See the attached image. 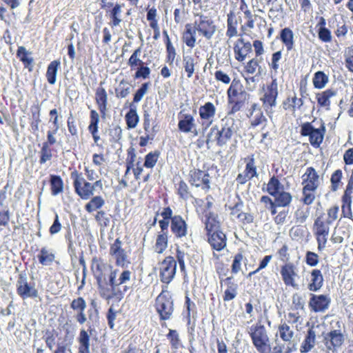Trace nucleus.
Masks as SVG:
<instances>
[{
    "label": "nucleus",
    "instance_id": "obj_1",
    "mask_svg": "<svg viewBox=\"0 0 353 353\" xmlns=\"http://www.w3.org/2000/svg\"><path fill=\"white\" fill-rule=\"evenodd\" d=\"M235 121L230 117H225L221 120V128L213 126L208 134L206 143L216 142L217 145L223 147L231 139L236 132Z\"/></svg>",
    "mask_w": 353,
    "mask_h": 353
},
{
    "label": "nucleus",
    "instance_id": "obj_2",
    "mask_svg": "<svg viewBox=\"0 0 353 353\" xmlns=\"http://www.w3.org/2000/svg\"><path fill=\"white\" fill-rule=\"evenodd\" d=\"M249 334L254 346L259 353H271L270 340L263 325L256 323L251 326Z\"/></svg>",
    "mask_w": 353,
    "mask_h": 353
},
{
    "label": "nucleus",
    "instance_id": "obj_3",
    "mask_svg": "<svg viewBox=\"0 0 353 353\" xmlns=\"http://www.w3.org/2000/svg\"><path fill=\"white\" fill-rule=\"evenodd\" d=\"M278 82L276 79H272L270 83L263 87L260 101L268 116L271 118L274 112V108L276 106L278 97Z\"/></svg>",
    "mask_w": 353,
    "mask_h": 353
},
{
    "label": "nucleus",
    "instance_id": "obj_4",
    "mask_svg": "<svg viewBox=\"0 0 353 353\" xmlns=\"http://www.w3.org/2000/svg\"><path fill=\"white\" fill-rule=\"evenodd\" d=\"M192 26L199 34L207 40L211 39L216 31L214 20L204 14H196Z\"/></svg>",
    "mask_w": 353,
    "mask_h": 353
},
{
    "label": "nucleus",
    "instance_id": "obj_5",
    "mask_svg": "<svg viewBox=\"0 0 353 353\" xmlns=\"http://www.w3.org/2000/svg\"><path fill=\"white\" fill-rule=\"evenodd\" d=\"M330 221H326L323 215L318 216L313 225V233L316 237L318 250L321 251L326 247L330 229Z\"/></svg>",
    "mask_w": 353,
    "mask_h": 353
},
{
    "label": "nucleus",
    "instance_id": "obj_6",
    "mask_svg": "<svg viewBox=\"0 0 353 353\" xmlns=\"http://www.w3.org/2000/svg\"><path fill=\"white\" fill-rule=\"evenodd\" d=\"M228 103L232 105L231 111L236 112L242 108L247 98V93L238 83L232 81L227 91Z\"/></svg>",
    "mask_w": 353,
    "mask_h": 353
},
{
    "label": "nucleus",
    "instance_id": "obj_7",
    "mask_svg": "<svg viewBox=\"0 0 353 353\" xmlns=\"http://www.w3.org/2000/svg\"><path fill=\"white\" fill-rule=\"evenodd\" d=\"M168 286L163 288L161 293L157 297L156 307L161 319H169L173 312V301L170 292L167 290Z\"/></svg>",
    "mask_w": 353,
    "mask_h": 353
},
{
    "label": "nucleus",
    "instance_id": "obj_8",
    "mask_svg": "<svg viewBox=\"0 0 353 353\" xmlns=\"http://www.w3.org/2000/svg\"><path fill=\"white\" fill-rule=\"evenodd\" d=\"M74 181L75 192L83 200H88L94 194L93 185L84 179L81 173L74 171L71 173Z\"/></svg>",
    "mask_w": 353,
    "mask_h": 353
},
{
    "label": "nucleus",
    "instance_id": "obj_9",
    "mask_svg": "<svg viewBox=\"0 0 353 353\" xmlns=\"http://www.w3.org/2000/svg\"><path fill=\"white\" fill-rule=\"evenodd\" d=\"M176 262L172 256L165 257L159 263V276L161 281L166 284L170 283L176 274Z\"/></svg>",
    "mask_w": 353,
    "mask_h": 353
},
{
    "label": "nucleus",
    "instance_id": "obj_10",
    "mask_svg": "<svg viewBox=\"0 0 353 353\" xmlns=\"http://www.w3.org/2000/svg\"><path fill=\"white\" fill-rule=\"evenodd\" d=\"M325 130L323 125L321 128H314L311 123H305L301 125V134L302 136L309 137L312 145L319 147L323 141Z\"/></svg>",
    "mask_w": 353,
    "mask_h": 353
},
{
    "label": "nucleus",
    "instance_id": "obj_11",
    "mask_svg": "<svg viewBox=\"0 0 353 353\" xmlns=\"http://www.w3.org/2000/svg\"><path fill=\"white\" fill-rule=\"evenodd\" d=\"M17 292L23 299L28 298H36L38 296V292L34 285L28 282L26 275L20 274L17 281Z\"/></svg>",
    "mask_w": 353,
    "mask_h": 353
},
{
    "label": "nucleus",
    "instance_id": "obj_12",
    "mask_svg": "<svg viewBox=\"0 0 353 353\" xmlns=\"http://www.w3.org/2000/svg\"><path fill=\"white\" fill-rule=\"evenodd\" d=\"M216 112V107L212 102H206L199 107V117L202 121V125H205V129L214 122Z\"/></svg>",
    "mask_w": 353,
    "mask_h": 353
},
{
    "label": "nucleus",
    "instance_id": "obj_13",
    "mask_svg": "<svg viewBox=\"0 0 353 353\" xmlns=\"http://www.w3.org/2000/svg\"><path fill=\"white\" fill-rule=\"evenodd\" d=\"M170 228L174 238L177 239H182L188 235V224L179 215H175L172 219L170 221Z\"/></svg>",
    "mask_w": 353,
    "mask_h": 353
},
{
    "label": "nucleus",
    "instance_id": "obj_14",
    "mask_svg": "<svg viewBox=\"0 0 353 353\" xmlns=\"http://www.w3.org/2000/svg\"><path fill=\"white\" fill-rule=\"evenodd\" d=\"M189 181L192 185L196 188L201 187L204 190H208L210 188L209 174L205 171L191 170Z\"/></svg>",
    "mask_w": 353,
    "mask_h": 353
},
{
    "label": "nucleus",
    "instance_id": "obj_15",
    "mask_svg": "<svg viewBox=\"0 0 353 353\" xmlns=\"http://www.w3.org/2000/svg\"><path fill=\"white\" fill-rule=\"evenodd\" d=\"M178 128L184 133H192L194 136L199 134L195 119L190 114L180 113Z\"/></svg>",
    "mask_w": 353,
    "mask_h": 353
},
{
    "label": "nucleus",
    "instance_id": "obj_16",
    "mask_svg": "<svg viewBox=\"0 0 353 353\" xmlns=\"http://www.w3.org/2000/svg\"><path fill=\"white\" fill-rule=\"evenodd\" d=\"M301 178L303 188L306 190H316L319 186V176L312 167L307 168Z\"/></svg>",
    "mask_w": 353,
    "mask_h": 353
},
{
    "label": "nucleus",
    "instance_id": "obj_17",
    "mask_svg": "<svg viewBox=\"0 0 353 353\" xmlns=\"http://www.w3.org/2000/svg\"><path fill=\"white\" fill-rule=\"evenodd\" d=\"M281 275L285 285L297 288L295 279L298 276V273L293 263H288L283 265L281 269Z\"/></svg>",
    "mask_w": 353,
    "mask_h": 353
},
{
    "label": "nucleus",
    "instance_id": "obj_18",
    "mask_svg": "<svg viewBox=\"0 0 353 353\" xmlns=\"http://www.w3.org/2000/svg\"><path fill=\"white\" fill-rule=\"evenodd\" d=\"M343 342L344 336L338 330H332L324 336V343L326 347L333 352L340 347Z\"/></svg>",
    "mask_w": 353,
    "mask_h": 353
},
{
    "label": "nucleus",
    "instance_id": "obj_19",
    "mask_svg": "<svg viewBox=\"0 0 353 353\" xmlns=\"http://www.w3.org/2000/svg\"><path fill=\"white\" fill-rule=\"evenodd\" d=\"M330 298L324 294H312L309 301V306L315 312H323L329 307Z\"/></svg>",
    "mask_w": 353,
    "mask_h": 353
},
{
    "label": "nucleus",
    "instance_id": "obj_20",
    "mask_svg": "<svg viewBox=\"0 0 353 353\" xmlns=\"http://www.w3.org/2000/svg\"><path fill=\"white\" fill-rule=\"evenodd\" d=\"M110 254L115 259L117 265L123 267L128 262V256L121 248V241L119 239H117L111 245Z\"/></svg>",
    "mask_w": 353,
    "mask_h": 353
},
{
    "label": "nucleus",
    "instance_id": "obj_21",
    "mask_svg": "<svg viewBox=\"0 0 353 353\" xmlns=\"http://www.w3.org/2000/svg\"><path fill=\"white\" fill-rule=\"evenodd\" d=\"M208 241L213 250L221 251L226 247L227 239L223 232L216 231L208 234Z\"/></svg>",
    "mask_w": 353,
    "mask_h": 353
},
{
    "label": "nucleus",
    "instance_id": "obj_22",
    "mask_svg": "<svg viewBox=\"0 0 353 353\" xmlns=\"http://www.w3.org/2000/svg\"><path fill=\"white\" fill-rule=\"evenodd\" d=\"M257 176L256 167L254 164V159H251L246 164L243 173L239 174L236 177V181L240 184H244L253 177Z\"/></svg>",
    "mask_w": 353,
    "mask_h": 353
},
{
    "label": "nucleus",
    "instance_id": "obj_23",
    "mask_svg": "<svg viewBox=\"0 0 353 353\" xmlns=\"http://www.w3.org/2000/svg\"><path fill=\"white\" fill-rule=\"evenodd\" d=\"M117 272H112L109 276V285L111 288V298H116L117 299H121L123 296L124 292L128 290L127 285H123V290H121L120 288L121 285L117 281Z\"/></svg>",
    "mask_w": 353,
    "mask_h": 353
},
{
    "label": "nucleus",
    "instance_id": "obj_24",
    "mask_svg": "<svg viewBox=\"0 0 353 353\" xmlns=\"http://www.w3.org/2000/svg\"><path fill=\"white\" fill-rule=\"evenodd\" d=\"M93 271L98 283H102L105 279V276L112 272H117L112 270V266L103 262H97L93 265Z\"/></svg>",
    "mask_w": 353,
    "mask_h": 353
},
{
    "label": "nucleus",
    "instance_id": "obj_25",
    "mask_svg": "<svg viewBox=\"0 0 353 353\" xmlns=\"http://www.w3.org/2000/svg\"><path fill=\"white\" fill-rule=\"evenodd\" d=\"M337 92L333 89H327L323 92L317 93L316 99L318 105L321 107L325 108L327 110L330 109L331 101L330 99L335 97Z\"/></svg>",
    "mask_w": 353,
    "mask_h": 353
},
{
    "label": "nucleus",
    "instance_id": "obj_26",
    "mask_svg": "<svg viewBox=\"0 0 353 353\" xmlns=\"http://www.w3.org/2000/svg\"><path fill=\"white\" fill-rule=\"evenodd\" d=\"M235 58L239 61H243L252 50L250 42L245 43L243 39H239L234 48Z\"/></svg>",
    "mask_w": 353,
    "mask_h": 353
},
{
    "label": "nucleus",
    "instance_id": "obj_27",
    "mask_svg": "<svg viewBox=\"0 0 353 353\" xmlns=\"http://www.w3.org/2000/svg\"><path fill=\"white\" fill-rule=\"evenodd\" d=\"M323 283V276L321 270L314 269L310 273V282L308 283V289L312 292L319 290Z\"/></svg>",
    "mask_w": 353,
    "mask_h": 353
},
{
    "label": "nucleus",
    "instance_id": "obj_28",
    "mask_svg": "<svg viewBox=\"0 0 353 353\" xmlns=\"http://www.w3.org/2000/svg\"><path fill=\"white\" fill-rule=\"evenodd\" d=\"M227 288L224 292L223 299L224 301H230L234 299L237 295L238 285L232 281V277H227L224 280Z\"/></svg>",
    "mask_w": 353,
    "mask_h": 353
},
{
    "label": "nucleus",
    "instance_id": "obj_29",
    "mask_svg": "<svg viewBox=\"0 0 353 353\" xmlns=\"http://www.w3.org/2000/svg\"><path fill=\"white\" fill-rule=\"evenodd\" d=\"M79 353H91L90 350V335L85 330H81L77 338Z\"/></svg>",
    "mask_w": 353,
    "mask_h": 353
},
{
    "label": "nucleus",
    "instance_id": "obj_30",
    "mask_svg": "<svg viewBox=\"0 0 353 353\" xmlns=\"http://www.w3.org/2000/svg\"><path fill=\"white\" fill-rule=\"evenodd\" d=\"M205 225L208 234L216 232L219 228V222L217 220V216L212 212L205 213Z\"/></svg>",
    "mask_w": 353,
    "mask_h": 353
},
{
    "label": "nucleus",
    "instance_id": "obj_31",
    "mask_svg": "<svg viewBox=\"0 0 353 353\" xmlns=\"http://www.w3.org/2000/svg\"><path fill=\"white\" fill-rule=\"evenodd\" d=\"M37 258L43 265H50L55 259L54 252L50 248L43 247L41 249Z\"/></svg>",
    "mask_w": 353,
    "mask_h": 353
},
{
    "label": "nucleus",
    "instance_id": "obj_32",
    "mask_svg": "<svg viewBox=\"0 0 353 353\" xmlns=\"http://www.w3.org/2000/svg\"><path fill=\"white\" fill-rule=\"evenodd\" d=\"M196 30L192 24L185 25L183 39L187 46L192 48L196 44Z\"/></svg>",
    "mask_w": 353,
    "mask_h": 353
},
{
    "label": "nucleus",
    "instance_id": "obj_33",
    "mask_svg": "<svg viewBox=\"0 0 353 353\" xmlns=\"http://www.w3.org/2000/svg\"><path fill=\"white\" fill-rule=\"evenodd\" d=\"M168 233L159 232L153 247L154 252L157 254H162L168 247Z\"/></svg>",
    "mask_w": 353,
    "mask_h": 353
},
{
    "label": "nucleus",
    "instance_id": "obj_34",
    "mask_svg": "<svg viewBox=\"0 0 353 353\" xmlns=\"http://www.w3.org/2000/svg\"><path fill=\"white\" fill-rule=\"evenodd\" d=\"M294 331L287 323L279 325L276 335H279L282 341L290 343L294 338Z\"/></svg>",
    "mask_w": 353,
    "mask_h": 353
},
{
    "label": "nucleus",
    "instance_id": "obj_35",
    "mask_svg": "<svg viewBox=\"0 0 353 353\" xmlns=\"http://www.w3.org/2000/svg\"><path fill=\"white\" fill-rule=\"evenodd\" d=\"M96 101L99 106V110L101 113L104 115L107 109L108 96L103 88H99L97 90Z\"/></svg>",
    "mask_w": 353,
    "mask_h": 353
},
{
    "label": "nucleus",
    "instance_id": "obj_36",
    "mask_svg": "<svg viewBox=\"0 0 353 353\" xmlns=\"http://www.w3.org/2000/svg\"><path fill=\"white\" fill-rule=\"evenodd\" d=\"M281 40L288 51L294 48V33L289 28L283 29L280 34Z\"/></svg>",
    "mask_w": 353,
    "mask_h": 353
},
{
    "label": "nucleus",
    "instance_id": "obj_37",
    "mask_svg": "<svg viewBox=\"0 0 353 353\" xmlns=\"http://www.w3.org/2000/svg\"><path fill=\"white\" fill-rule=\"evenodd\" d=\"M17 55L19 59L23 63L26 68H28L31 70L33 64V59L31 57V53L26 50L23 46L18 48Z\"/></svg>",
    "mask_w": 353,
    "mask_h": 353
},
{
    "label": "nucleus",
    "instance_id": "obj_38",
    "mask_svg": "<svg viewBox=\"0 0 353 353\" xmlns=\"http://www.w3.org/2000/svg\"><path fill=\"white\" fill-rule=\"evenodd\" d=\"M316 340V334L315 332L310 329L307 332V336L304 339L301 346V352H308L310 351L315 345Z\"/></svg>",
    "mask_w": 353,
    "mask_h": 353
},
{
    "label": "nucleus",
    "instance_id": "obj_39",
    "mask_svg": "<svg viewBox=\"0 0 353 353\" xmlns=\"http://www.w3.org/2000/svg\"><path fill=\"white\" fill-rule=\"evenodd\" d=\"M60 64L61 63L59 61L54 60L52 61L48 66L46 78L48 83L51 85H54L56 83V77Z\"/></svg>",
    "mask_w": 353,
    "mask_h": 353
},
{
    "label": "nucleus",
    "instance_id": "obj_40",
    "mask_svg": "<svg viewBox=\"0 0 353 353\" xmlns=\"http://www.w3.org/2000/svg\"><path fill=\"white\" fill-rule=\"evenodd\" d=\"M283 189V185L275 176L272 177L267 184V192L273 196L277 195Z\"/></svg>",
    "mask_w": 353,
    "mask_h": 353
},
{
    "label": "nucleus",
    "instance_id": "obj_41",
    "mask_svg": "<svg viewBox=\"0 0 353 353\" xmlns=\"http://www.w3.org/2000/svg\"><path fill=\"white\" fill-rule=\"evenodd\" d=\"M105 204V200L101 196H96L91 199L85 205V210L91 213L101 208Z\"/></svg>",
    "mask_w": 353,
    "mask_h": 353
},
{
    "label": "nucleus",
    "instance_id": "obj_42",
    "mask_svg": "<svg viewBox=\"0 0 353 353\" xmlns=\"http://www.w3.org/2000/svg\"><path fill=\"white\" fill-rule=\"evenodd\" d=\"M274 197V202L279 207H286L289 205L292 199L291 194L284 191V189Z\"/></svg>",
    "mask_w": 353,
    "mask_h": 353
},
{
    "label": "nucleus",
    "instance_id": "obj_43",
    "mask_svg": "<svg viewBox=\"0 0 353 353\" xmlns=\"http://www.w3.org/2000/svg\"><path fill=\"white\" fill-rule=\"evenodd\" d=\"M352 185H353V183L352 182L351 183L350 181L347 185L346 190L343 196V205H345L347 210H348V214L345 215V217H347L349 219H352V211H351V203H352L351 194H352Z\"/></svg>",
    "mask_w": 353,
    "mask_h": 353
},
{
    "label": "nucleus",
    "instance_id": "obj_44",
    "mask_svg": "<svg viewBox=\"0 0 353 353\" xmlns=\"http://www.w3.org/2000/svg\"><path fill=\"white\" fill-rule=\"evenodd\" d=\"M50 185L52 195L56 196L63 192V183L60 176L52 175L50 177Z\"/></svg>",
    "mask_w": 353,
    "mask_h": 353
},
{
    "label": "nucleus",
    "instance_id": "obj_45",
    "mask_svg": "<svg viewBox=\"0 0 353 353\" xmlns=\"http://www.w3.org/2000/svg\"><path fill=\"white\" fill-rule=\"evenodd\" d=\"M312 82L315 88L323 89L328 82V77L321 71L316 72L314 74Z\"/></svg>",
    "mask_w": 353,
    "mask_h": 353
},
{
    "label": "nucleus",
    "instance_id": "obj_46",
    "mask_svg": "<svg viewBox=\"0 0 353 353\" xmlns=\"http://www.w3.org/2000/svg\"><path fill=\"white\" fill-rule=\"evenodd\" d=\"M183 65L185 71L188 73V77H192L194 72V59L190 55L183 56Z\"/></svg>",
    "mask_w": 353,
    "mask_h": 353
},
{
    "label": "nucleus",
    "instance_id": "obj_47",
    "mask_svg": "<svg viewBox=\"0 0 353 353\" xmlns=\"http://www.w3.org/2000/svg\"><path fill=\"white\" fill-rule=\"evenodd\" d=\"M251 125L253 127H257L259 125H262L263 128L265 126L268 120L263 115V112H258L256 114H254L250 116Z\"/></svg>",
    "mask_w": 353,
    "mask_h": 353
},
{
    "label": "nucleus",
    "instance_id": "obj_48",
    "mask_svg": "<svg viewBox=\"0 0 353 353\" xmlns=\"http://www.w3.org/2000/svg\"><path fill=\"white\" fill-rule=\"evenodd\" d=\"M125 121L129 128H134L139 122V116L135 109L131 108L125 115Z\"/></svg>",
    "mask_w": 353,
    "mask_h": 353
},
{
    "label": "nucleus",
    "instance_id": "obj_49",
    "mask_svg": "<svg viewBox=\"0 0 353 353\" xmlns=\"http://www.w3.org/2000/svg\"><path fill=\"white\" fill-rule=\"evenodd\" d=\"M141 53V48H139L134 51L128 60V65L131 68H134L137 66L143 65V62L140 59Z\"/></svg>",
    "mask_w": 353,
    "mask_h": 353
},
{
    "label": "nucleus",
    "instance_id": "obj_50",
    "mask_svg": "<svg viewBox=\"0 0 353 353\" xmlns=\"http://www.w3.org/2000/svg\"><path fill=\"white\" fill-rule=\"evenodd\" d=\"M116 96L119 98H125L130 92V85L123 81H121L118 88L115 90Z\"/></svg>",
    "mask_w": 353,
    "mask_h": 353
},
{
    "label": "nucleus",
    "instance_id": "obj_51",
    "mask_svg": "<svg viewBox=\"0 0 353 353\" xmlns=\"http://www.w3.org/2000/svg\"><path fill=\"white\" fill-rule=\"evenodd\" d=\"M245 262L244 257L241 253H238L234 256L232 264V272L237 274L241 270L242 263Z\"/></svg>",
    "mask_w": 353,
    "mask_h": 353
},
{
    "label": "nucleus",
    "instance_id": "obj_52",
    "mask_svg": "<svg viewBox=\"0 0 353 353\" xmlns=\"http://www.w3.org/2000/svg\"><path fill=\"white\" fill-rule=\"evenodd\" d=\"M86 306V302L82 297L74 299L70 304L71 308L77 312H84Z\"/></svg>",
    "mask_w": 353,
    "mask_h": 353
},
{
    "label": "nucleus",
    "instance_id": "obj_53",
    "mask_svg": "<svg viewBox=\"0 0 353 353\" xmlns=\"http://www.w3.org/2000/svg\"><path fill=\"white\" fill-rule=\"evenodd\" d=\"M344 57L345 67L353 73V47L347 48L345 50Z\"/></svg>",
    "mask_w": 353,
    "mask_h": 353
},
{
    "label": "nucleus",
    "instance_id": "obj_54",
    "mask_svg": "<svg viewBox=\"0 0 353 353\" xmlns=\"http://www.w3.org/2000/svg\"><path fill=\"white\" fill-rule=\"evenodd\" d=\"M159 159V154L156 152H150L145 156L144 166L148 168H152L156 165Z\"/></svg>",
    "mask_w": 353,
    "mask_h": 353
},
{
    "label": "nucleus",
    "instance_id": "obj_55",
    "mask_svg": "<svg viewBox=\"0 0 353 353\" xmlns=\"http://www.w3.org/2000/svg\"><path fill=\"white\" fill-rule=\"evenodd\" d=\"M52 157L51 150L49 148L48 143H43V147L41 150V159L40 163H45L47 161H49Z\"/></svg>",
    "mask_w": 353,
    "mask_h": 353
},
{
    "label": "nucleus",
    "instance_id": "obj_56",
    "mask_svg": "<svg viewBox=\"0 0 353 353\" xmlns=\"http://www.w3.org/2000/svg\"><path fill=\"white\" fill-rule=\"evenodd\" d=\"M99 122V114L98 112L92 110L90 111V121L88 125V130L95 131L96 129H98V124Z\"/></svg>",
    "mask_w": 353,
    "mask_h": 353
},
{
    "label": "nucleus",
    "instance_id": "obj_57",
    "mask_svg": "<svg viewBox=\"0 0 353 353\" xmlns=\"http://www.w3.org/2000/svg\"><path fill=\"white\" fill-rule=\"evenodd\" d=\"M315 191L316 190H306L305 188H303V198L302 201L305 205L312 204L315 199Z\"/></svg>",
    "mask_w": 353,
    "mask_h": 353
},
{
    "label": "nucleus",
    "instance_id": "obj_58",
    "mask_svg": "<svg viewBox=\"0 0 353 353\" xmlns=\"http://www.w3.org/2000/svg\"><path fill=\"white\" fill-rule=\"evenodd\" d=\"M132 272L128 270H125L121 272L117 280V283L121 285H126V284L131 280Z\"/></svg>",
    "mask_w": 353,
    "mask_h": 353
},
{
    "label": "nucleus",
    "instance_id": "obj_59",
    "mask_svg": "<svg viewBox=\"0 0 353 353\" xmlns=\"http://www.w3.org/2000/svg\"><path fill=\"white\" fill-rule=\"evenodd\" d=\"M319 39L324 43H329L332 41V34L327 28H319L318 29Z\"/></svg>",
    "mask_w": 353,
    "mask_h": 353
},
{
    "label": "nucleus",
    "instance_id": "obj_60",
    "mask_svg": "<svg viewBox=\"0 0 353 353\" xmlns=\"http://www.w3.org/2000/svg\"><path fill=\"white\" fill-rule=\"evenodd\" d=\"M319 255L313 252L307 251L305 254L306 263L312 267L316 266L319 262Z\"/></svg>",
    "mask_w": 353,
    "mask_h": 353
},
{
    "label": "nucleus",
    "instance_id": "obj_61",
    "mask_svg": "<svg viewBox=\"0 0 353 353\" xmlns=\"http://www.w3.org/2000/svg\"><path fill=\"white\" fill-rule=\"evenodd\" d=\"M95 219L101 227H107L110 223V218L103 211H99L95 216Z\"/></svg>",
    "mask_w": 353,
    "mask_h": 353
},
{
    "label": "nucleus",
    "instance_id": "obj_62",
    "mask_svg": "<svg viewBox=\"0 0 353 353\" xmlns=\"http://www.w3.org/2000/svg\"><path fill=\"white\" fill-rule=\"evenodd\" d=\"M173 348L177 349L180 345L179 334L176 330H170L167 335Z\"/></svg>",
    "mask_w": 353,
    "mask_h": 353
},
{
    "label": "nucleus",
    "instance_id": "obj_63",
    "mask_svg": "<svg viewBox=\"0 0 353 353\" xmlns=\"http://www.w3.org/2000/svg\"><path fill=\"white\" fill-rule=\"evenodd\" d=\"M342 178V172L340 170H336L331 176L332 190L336 191L339 185Z\"/></svg>",
    "mask_w": 353,
    "mask_h": 353
},
{
    "label": "nucleus",
    "instance_id": "obj_64",
    "mask_svg": "<svg viewBox=\"0 0 353 353\" xmlns=\"http://www.w3.org/2000/svg\"><path fill=\"white\" fill-rule=\"evenodd\" d=\"M258 68H260L259 61L256 59H252L245 65V72L249 74H253L256 72Z\"/></svg>",
    "mask_w": 353,
    "mask_h": 353
}]
</instances>
